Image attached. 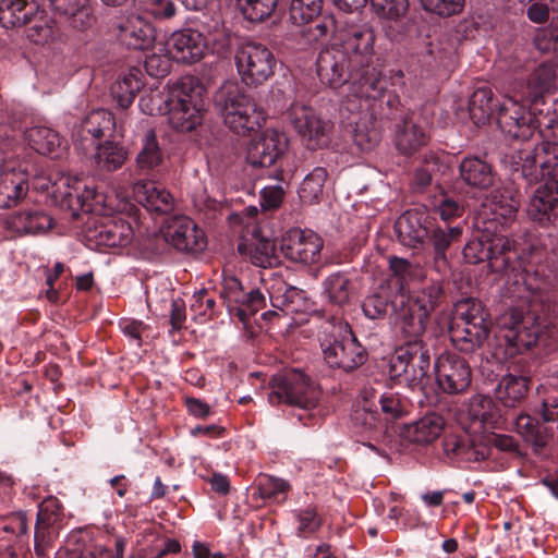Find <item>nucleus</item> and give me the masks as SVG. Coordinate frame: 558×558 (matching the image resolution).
I'll list each match as a JSON object with an SVG mask.
<instances>
[{
	"label": "nucleus",
	"mask_w": 558,
	"mask_h": 558,
	"mask_svg": "<svg viewBox=\"0 0 558 558\" xmlns=\"http://www.w3.org/2000/svg\"><path fill=\"white\" fill-rule=\"evenodd\" d=\"M490 327L489 314L480 300L469 298L454 304L449 337L459 351L472 353L480 349L488 338Z\"/></svg>",
	"instance_id": "obj_1"
},
{
	"label": "nucleus",
	"mask_w": 558,
	"mask_h": 558,
	"mask_svg": "<svg viewBox=\"0 0 558 558\" xmlns=\"http://www.w3.org/2000/svg\"><path fill=\"white\" fill-rule=\"evenodd\" d=\"M442 289L438 283L422 288L414 296L404 293L397 295L399 303L395 313L403 342L425 340L428 316L437 307Z\"/></svg>",
	"instance_id": "obj_2"
},
{
	"label": "nucleus",
	"mask_w": 558,
	"mask_h": 558,
	"mask_svg": "<svg viewBox=\"0 0 558 558\" xmlns=\"http://www.w3.org/2000/svg\"><path fill=\"white\" fill-rule=\"evenodd\" d=\"M215 104L223 123L235 134L247 135L262 126L265 113L234 82H226L216 93Z\"/></svg>",
	"instance_id": "obj_3"
},
{
	"label": "nucleus",
	"mask_w": 558,
	"mask_h": 558,
	"mask_svg": "<svg viewBox=\"0 0 558 558\" xmlns=\"http://www.w3.org/2000/svg\"><path fill=\"white\" fill-rule=\"evenodd\" d=\"M430 361V349L425 340L403 342L395 350L389 373L398 384L423 391L429 380Z\"/></svg>",
	"instance_id": "obj_4"
},
{
	"label": "nucleus",
	"mask_w": 558,
	"mask_h": 558,
	"mask_svg": "<svg viewBox=\"0 0 558 558\" xmlns=\"http://www.w3.org/2000/svg\"><path fill=\"white\" fill-rule=\"evenodd\" d=\"M205 88L194 78H185L163 101L169 124L179 132H191L203 121Z\"/></svg>",
	"instance_id": "obj_5"
},
{
	"label": "nucleus",
	"mask_w": 558,
	"mask_h": 558,
	"mask_svg": "<svg viewBox=\"0 0 558 558\" xmlns=\"http://www.w3.org/2000/svg\"><path fill=\"white\" fill-rule=\"evenodd\" d=\"M514 172H520L529 183L558 175V143L544 140L535 145H525L506 156Z\"/></svg>",
	"instance_id": "obj_6"
},
{
	"label": "nucleus",
	"mask_w": 558,
	"mask_h": 558,
	"mask_svg": "<svg viewBox=\"0 0 558 558\" xmlns=\"http://www.w3.org/2000/svg\"><path fill=\"white\" fill-rule=\"evenodd\" d=\"M268 401L272 405L286 403L303 409L317 405L320 392L317 386L299 369H286L272 376Z\"/></svg>",
	"instance_id": "obj_7"
},
{
	"label": "nucleus",
	"mask_w": 558,
	"mask_h": 558,
	"mask_svg": "<svg viewBox=\"0 0 558 558\" xmlns=\"http://www.w3.org/2000/svg\"><path fill=\"white\" fill-rule=\"evenodd\" d=\"M324 360L330 367L350 372L366 361V351L351 330L332 328L320 341Z\"/></svg>",
	"instance_id": "obj_8"
},
{
	"label": "nucleus",
	"mask_w": 558,
	"mask_h": 558,
	"mask_svg": "<svg viewBox=\"0 0 558 558\" xmlns=\"http://www.w3.org/2000/svg\"><path fill=\"white\" fill-rule=\"evenodd\" d=\"M235 64L245 85L258 86L274 75L277 59L266 46L246 43L236 51Z\"/></svg>",
	"instance_id": "obj_9"
},
{
	"label": "nucleus",
	"mask_w": 558,
	"mask_h": 558,
	"mask_svg": "<svg viewBox=\"0 0 558 558\" xmlns=\"http://www.w3.org/2000/svg\"><path fill=\"white\" fill-rule=\"evenodd\" d=\"M290 123L308 149L328 145L332 124L323 120L308 107L293 105L289 110Z\"/></svg>",
	"instance_id": "obj_10"
},
{
	"label": "nucleus",
	"mask_w": 558,
	"mask_h": 558,
	"mask_svg": "<svg viewBox=\"0 0 558 558\" xmlns=\"http://www.w3.org/2000/svg\"><path fill=\"white\" fill-rule=\"evenodd\" d=\"M360 71L361 69L353 64L350 56L336 45L323 49L316 60L319 81L331 88L341 87L353 80L354 74Z\"/></svg>",
	"instance_id": "obj_11"
},
{
	"label": "nucleus",
	"mask_w": 558,
	"mask_h": 558,
	"mask_svg": "<svg viewBox=\"0 0 558 558\" xmlns=\"http://www.w3.org/2000/svg\"><path fill=\"white\" fill-rule=\"evenodd\" d=\"M497 121L505 134L523 141L532 138L539 126L535 116L512 98L500 105Z\"/></svg>",
	"instance_id": "obj_12"
},
{
	"label": "nucleus",
	"mask_w": 558,
	"mask_h": 558,
	"mask_svg": "<svg viewBox=\"0 0 558 558\" xmlns=\"http://www.w3.org/2000/svg\"><path fill=\"white\" fill-rule=\"evenodd\" d=\"M436 380L439 388L450 395L461 393L471 384V367L466 360L454 353H442L435 362Z\"/></svg>",
	"instance_id": "obj_13"
},
{
	"label": "nucleus",
	"mask_w": 558,
	"mask_h": 558,
	"mask_svg": "<svg viewBox=\"0 0 558 558\" xmlns=\"http://www.w3.org/2000/svg\"><path fill=\"white\" fill-rule=\"evenodd\" d=\"M323 246V239L314 231L294 228L282 236L280 248L288 259L311 265L320 259Z\"/></svg>",
	"instance_id": "obj_14"
},
{
	"label": "nucleus",
	"mask_w": 558,
	"mask_h": 558,
	"mask_svg": "<svg viewBox=\"0 0 558 558\" xmlns=\"http://www.w3.org/2000/svg\"><path fill=\"white\" fill-rule=\"evenodd\" d=\"M288 138L276 130L267 129L246 147V161L253 168H268L286 153Z\"/></svg>",
	"instance_id": "obj_15"
},
{
	"label": "nucleus",
	"mask_w": 558,
	"mask_h": 558,
	"mask_svg": "<svg viewBox=\"0 0 558 558\" xmlns=\"http://www.w3.org/2000/svg\"><path fill=\"white\" fill-rule=\"evenodd\" d=\"M432 222L433 220L425 207L405 210L395 223L399 242L411 248L423 245L428 238Z\"/></svg>",
	"instance_id": "obj_16"
},
{
	"label": "nucleus",
	"mask_w": 558,
	"mask_h": 558,
	"mask_svg": "<svg viewBox=\"0 0 558 558\" xmlns=\"http://www.w3.org/2000/svg\"><path fill=\"white\" fill-rule=\"evenodd\" d=\"M375 35L367 24L352 25L343 32L340 50L350 56L353 64L363 70L371 63L374 54Z\"/></svg>",
	"instance_id": "obj_17"
},
{
	"label": "nucleus",
	"mask_w": 558,
	"mask_h": 558,
	"mask_svg": "<svg viewBox=\"0 0 558 558\" xmlns=\"http://www.w3.org/2000/svg\"><path fill=\"white\" fill-rule=\"evenodd\" d=\"M527 216L541 226L558 223V175L546 180L534 191Z\"/></svg>",
	"instance_id": "obj_18"
},
{
	"label": "nucleus",
	"mask_w": 558,
	"mask_h": 558,
	"mask_svg": "<svg viewBox=\"0 0 558 558\" xmlns=\"http://www.w3.org/2000/svg\"><path fill=\"white\" fill-rule=\"evenodd\" d=\"M114 125V117L110 111L93 110L73 126L72 138L82 149H87L96 141L111 133Z\"/></svg>",
	"instance_id": "obj_19"
},
{
	"label": "nucleus",
	"mask_w": 558,
	"mask_h": 558,
	"mask_svg": "<svg viewBox=\"0 0 558 558\" xmlns=\"http://www.w3.org/2000/svg\"><path fill=\"white\" fill-rule=\"evenodd\" d=\"M429 133L413 114L396 124L393 144L399 154L412 156L429 142Z\"/></svg>",
	"instance_id": "obj_20"
},
{
	"label": "nucleus",
	"mask_w": 558,
	"mask_h": 558,
	"mask_svg": "<svg viewBox=\"0 0 558 558\" xmlns=\"http://www.w3.org/2000/svg\"><path fill=\"white\" fill-rule=\"evenodd\" d=\"M168 51L178 62L194 63L199 61L207 48L205 37L194 29L174 32L168 43Z\"/></svg>",
	"instance_id": "obj_21"
},
{
	"label": "nucleus",
	"mask_w": 558,
	"mask_h": 558,
	"mask_svg": "<svg viewBox=\"0 0 558 558\" xmlns=\"http://www.w3.org/2000/svg\"><path fill=\"white\" fill-rule=\"evenodd\" d=\"M168 239L178 251L186 253L201 252L207 244L204 231L189 217L174 218Z\"/></svg>",
	"instance_id": "obj_22"
},
{
	"label": "nucleus",
	"mask_w": 558,
	"mask_h": 558,
	"mask_svg": "<svg viewBox=\"0 0 558 558\" xmlns=\"http://www.w3.org/2000/svg\"><path fill=\"white\" fill-rule=\"evenodd\" d=\"M118 38L130 49L147 50L156 38L155 28L140 14H130L118 26Z\"/></svg>",
	"instance_id": "obj_23"
},
{
	"label": "nucleus",
	"mask_w": 558,
	"mask_h": 558,
	"mask_svg": "<svg viewBox=\"0 0 558 558\" xmlns=\"http://www.w3.org/2000/svg\"><path fill=\"white\" fill-rule=\"evenodd\" d=\"M40 14L38 0H0V25L4 28L28 25Z\"/></svg>",
	"instance_id": "obj_24"
},
{
	"label": "nucleus",
	"mask_w": 558,
	"mask_h": 558,
	"mask_svg": "<svg viewBox=\"0 0 558 558\" xmlns=\"http://www.w3.org/2000/svg\"><path fill=\"white\" fill-rule=\"evenodd\" d=\"M165 154L154 130H147L142 140L141 148L135 158L134 173L137 177L153 178L162 166Z\"/></svg>",
	"instance_id": "obj_25"
},
{
	"label": "nucleus",
	"mask_w": 558,
	"mask_h": 558,
	"mask_svg": "<svg viewBox=\"0 0 558 558\" xmlns=\"http://www.w3.org/2000/svg\"><path fill=\"white\" fill-rule=\"evenodd\" d=\"M519 202L513 197L511 191L505 187L495 189L484 201L483 210L490 222L500 226L514 219Z\"/></svg>",
	"instance_id": "obj_26"
},
{
	"label": "nucleus",
	"mask_w": 558,
	"mask_h": 558,
	"mask_svg": "<svg viewBox=\"0 0 558 558\" xmlns=\"http://www.w3.org/2000/svg\"><path fill=\"white\" fill-rule=\"evenodd\" d=\"M445 420L437 413H428L423 417L404 425L401 436L403 439L416 444L428 445L435 441L442 433Z\"/></svg>",
	"instance_id": "obj_27"
},
{
	"label": "nucleus",
	"mask_w": 558,
	"mask_h": 558,
	"mask_svg": "<svg viewBox=\"0 0 558 558\" xmlns=\"http://www.w3.org/2000/svg\"><path fill=\"white\" fill-rule=\"evenodd\" d=\"M459 173L461 180L473 189L487 190L495 181L493 166L476 156L463 158L459 166Z\"/></svg>",
	"instance_id": "obj_28"
},
{
	"label": "nucleus",
	"mask_w": 558,
	"mask_h": 558,
	"mask_svg": "<svg viewBox=\"0 0 558 558\" xmlns=\"http://www.w3.org/2000/svg\"><path fill=\"white\" fill-rule=\"evenodd\" d=\"M542 325L543 317H527L518 330L504 333V339L514 352L527 350L538 342L548 339V333Z\"/></svg>",
	"instance_id": "obj_29"
},
{
	"label": "nucleus",
	"mask_w": 558,
	"mask_h": 558,
	"mask_svg": "<svg viewBox=\"0 0 558 558\" xmlns=\"http://www.w3.org/2000/svg\"><path fill=\"white\" fill-rule=\"evenodd\" d=\"M25 138L35 151L51 158H59L66 147L57 131L44 125L27 129Z\"/></svg>",
	"instance_id": "obj_30"
},
{
	"label": "nucleus",
	"mask_w": 558,
	"mask_h": 558,
	"mask_svg": "<svg viewBox=\"0 0 558 558\" xmlns=\"http://www.w3.org/2000/svg\"><path fill=\"white\" fill-rule=\"evenodd\" d=\"M353 85L357 97L377 100L385 96L388 80L381 70L368 63L363 70L354 74Z\"/></svg>",
	"instance_id": "obj_31"
},
{
	"label": "nucleus",
	"mask_w": 558,
	"mask_h": 558,
	"mask_svg": "<svg viewBox=\"0 0 558 558\" xmlns=\"http://www.w3.org/2000/svg\"><path fill=\"white\" fill-rule=\"evenodd\" d=\"M238 251L240 254L248 256L253 265L262 268L272 267L278 262L275 242L262 236L257 231H254L248 243H239Z\"/></svg>",
	"instance_id": "obj_32"
},
{
	"label": "nucleus",
	"mask_w": 558,
	"mask_h": 558,
	"mask_svg": "<svg viewBox=\"0 0 558 558\" xmlns=\"http://www.w3.org/2000/svg\"><path fill=\"white\" fill-rule=\"evenodd\" d=\"M488 266L493 272L508 270L518 257L514 241L499 233L489 234Z\"/></svg>",
	"instance_id": "obj_33"
},
{
	"label": "nucleus",
	"mask_w": 558,
	"mask_h": 558,
	"mask_svg": "<svg viewBox=\"0 0 558 558\" xmlns=\"http://www.w3.org/2000/svg\"><path fill=\"white\" fill-rule=\"evenodd\" d=\"M27 190L25 173L10 168L0 177V208L16 206L26 196Z\"/></svg>",
	"instance_id": "obj_34"
},
{
	"label": "nucleus",
	"mask_w": 558,
	"mask_h": 558,
	"mask_svg": "<svg viewBox=\"0 0 558 558\" xmlns=\"http://www.w3.org/2000/svg\"><path fill=\"white\" fill-rule=\"evenodd\" d=\"M398 294L399 293L393 292L389 286H385L384 283L379 284L362 303L365 316L371 319H381L389 311L395 314L399 305V303H397Z\"/></svg>",
	"instance_id": "obj_35"
},
{
	"label": "nucleus",
	"mask_w": 558,
	"mask_h": 558,
	"mask_svg": "<svg viewBox=\"0 0 558 558\" xmlns=\"http://www.w3.org/2000/svg\"><path fill=\"white\" fill-rule=\"evenodd\" d=\"M132 235L130 223L122 219L108 220L94 231L97 244L107 247L124 246L131 242Z\"/></svg>",
	"instance_id": "obj_36"
},
{
	"label": "nucleus",
	"mask_w": 558,
	"mask_h": 558,
	"mask_svg": "<svg viewBox=\"0 0 558 558\" xmlns=\"http://www.w3.org/2000/svg\"><path fill=\"white\" fill-rule=\"evenodd\" d=\"M135 195L148 210L160 214H167L173 208V197L163 187L156 186L154 183H137L135 185Z\"/></svg>",
	"instance_id": "obj_37"
},
{
	"label": "nucleus",
	"mask_w": 558,
	"mask_h": 558,
	"mask_svg": "<svg viewBox=\"0 0 558 558\" xmlns=\"http://www.w3.org/2000/svg\"><path fill=\"white\" fill-rule=\"evenodd\" d=\"M143 85L142 71L137 68H132L112 84L110 90L118 105L125 109L134 101L136 94Z\"/></svg>",
	"instance_id": "obj_38"
},
{
	"label": "nucleus",
	"mask_w": 558,
	"mask_h": 558,
	"mask_svg": "<svg viewBox=\"0 0 558 558\" xmlns=\"http://www.w3.org/2000/svg\"><path fill=\"white\" fill-rule=\"evenodd\" d=\"M10 226L20 233L39 234L51 229L52 218L43 210L27 209L14 214Z\"/></svg>",
	"instance_id": "obj_39"
},
{
	"label": "nucleus",
	"mask_w": 558,
	"mask_h": 558,
	"mask_svg": "<svg viewBox=\"0 0 558 558\" xmlns=\"http://www.w3.org/2000/svg\"><path fill=\"white\" fill-rule=\"evenodd\" d=\"M468 417L477 429L493 428L498 420L495 402L486 396H474L471 398L468 408Z\"/></svg>",
	"instance_id": "obj_40"
},
{
	"label": "nucleus",
	"mask_w": 558,
	"mask_h": 558,
	"mask_svg": "<svg viewBox=\"0 0 558 558\" xmlns=\"http://www.w3.org/2000/svg\"><path fill=\"white\" fill-rule=\"evenodd\" d=\"M498 108L490 87H478L473 92L469 101V112L476 125L485 124Z\"/></svg>",
	"instance_id": "obj_41"
},
{
	"label": "nucleus",
	"mask_w": 558,
	"mask_h": 558,
	"mask_svg": "<svg viewBox=\"0 0 558 558\" xmlns=\"http://www.w3.org/2000/svg\"><path fill=\"white\" fill-rule=\"evenodd\" d=\"M556 72L553 65L543 63L538 65L530 75L526 83V90L523 97L535 102L544 94L549 93L554 87Z\"/></svg>",
	"instance_id": "obj_42"
},
{
	"label": "nucleus",
	"mask_w": 558,
	"mask_h": 558,
	"mask_svg": "<svg viewBox=\"0 0 558 558\" xmlns=\"http://www.w3.org/2000/svg\"><path fill=\"white\" fill-rule=\"evenodd\" d=\"M462 231V228L459 226L451 227L447 223L445 226H434L432 222L427 239H429L433 245L434 258L436 260H446L448 248L451 244L460 241Z\"/></svg>",
	"instance_id": "obj_43"
},
{
	"label": "nucleus",
	"mask_w": 558,
	"mask_h": 558,
	"mask_svg": "<svg viewBox=\"0 0 558 558\" xmlns=\"http://www.w3.org/2000/svg\"><path fill=\"white\" fill-rule=\"evenodd\" d=\"M529 378L508 374L500 380L496 395L506 407H514L527 393Z\"/></svg>",
	"instance_id": "obj_44"
},
{
	"label": "nucleus",
	"mask_w": 558,
	"mask_h": 558,
	"mask_svg": "<svg viewBox=\"0 0 558 558\" xmlns=\"http://www.w3.org/2000/svg\"><path fill=\"white\" fill-rule=\"evenodd\" d=\"M128 159V150L119 143L107 141L97 146L95 162L101 170L111 172L120 169Z\"/></svg>",
	"instance_id": "obj_45"
},
{
	"label": "nucleus",
	"mask_w": 558,
	"mask_h": 558,
	"mask_svg": "<svg viewBox=\"0 0 558 558\" xmlns=\"http://www.w3.org/2000/svg\"><path fill=\"white\" fill-rule=\"evenodd\" d=\"M327 178L328 172L325 168H314L301 183L299 195L302 202L305 204H313L318 202L323 195Z\"/></svg>",
	"instance_id": "obj_46"
},
{
	"label": "nucleus",
	"mask_w": 558,
	"mask_h": 558,
	"mask_svg": "<svg viewBox=\"0 0 558 558\" xmlns=\"http://www.w3.org/2000/svg\"><path fill=\"white\" fill-rule=\"evenodd\" d=\"M324 292L331 303L343 305L350 300V279L343 272H333L325 279Z\"/></svg>",
	"instance_id": "obj_47"
},
{
	"label": "nucleus",
	"mask_w": 558,
	"mask_h": 558,
	"mask_svg": "<svg viewBox=\"0 0 558 558\" xmlns=\"http://www.w3.org/2000/svg\"><path fill=\"white\" fill-rule=\"evenodd\" d=\"M267 291L271 306L281 311L288 310L290 304L301 295V291L299 289L289 286L281 278L271 279V283Z\"/></svg>",
	"instance_id": "obj_48"
},
{
	"label": "nucleus",
	"mask_w": 558,
	"mask_h": 558,
	"mask_svg": "<svg viewBox=\"0 0 558 558\" xmlns=\"http://www.w3.org/2000/svg\"><path fill=\"white\" fill-rule=\"evenodd\" d=\"M380 131L372 118H361L355 122L353 141L361 150H371L380 141Z\"/></svg>",
	"instance_id": "obj_49"
},
{
	"label": "nucleus",
	"mask_w": 558,
	"mask_h": 558,
	"mask_svg": "<svg viewBox=\"0 0 558 558\" xmlns=\"http://www.w3.org/2000/svg\"><path fill=\"white\" fill-rule=\"evenodd\" d=\"M323 0H292L290 4V19L293 24L311 23L322 13Z\"/></svg>",
	"instance_id": "obj_50"
},
{
	"label": "nucleus",
	"mask_w": 558,
	"mask_h": 558,
	"mask_svg": "<svg viewBox=\"0 0 558 558\" xmlns=\"http://www.w3.org/2000/svg\"><path fill=\"white\" fill-rule=\"evenodd\" d=\"M278 0H238V5L245 19L263 22L275 11Z\"/></svg>",
	"instance_id": "obj_51"
},
{
	"label": "nucleus",
	"mask_w": 558,
	"mask_h": 558,
	"mask_svg": "<svg viewBox=\"0 0 558 558\" xmlns=\"http://www.w3.org/2000/svg\"><path fill=\"white\" fill-rule=\"evenodd\" d=\"M389 269L391 276L384 284L389 286L390 289L395 287V292L397 293H403L404 282H407L408 278L412 275L411 263L404 258L393 256L389 259Z\"/></svg>",
	"instance_id": "obj_52"
},
{
	"label": "nucleus",
	"mask_w": 558,
	"mask_h": 558,
	"mask_svg": "<svg viewBox=\"0 0 558 558\" xmlns=\"http://www.w3.org/2000/svg\"><path fill=\"white\" fill-rule=\"evenodd\" d=\"M523 281L531 292H543L558 283V277L546 274L543 266L536 269H525Z\"/></svg>",
	"instance_id": "obj_53"
},
{
	"label": "nucleus",
	"mask_w": 558,
	"mask_h": 558,
	"mask_svg": "<svg viewBox=\"0 0 558 558\" xmlns=\"http://www.w3.org/2000/svg\"><path fill=\"white\" fill-rule=\"evenodd\" d=\"M489 234L484 233L480 238L471 240L463 248V256L470 264L488 263L489 257Z\"/></svg>",
	"instance_id": "obj_54"
},
{
	"label": "nucleus",
	"mask_w": 558,
	"mask_h": 558,
	"mask_svg": "<svg viewBox=\"0 0 558 558\" xmlns=\"http://www.w3.org/2000/svg\"><path fill=\"white\" fill-rule=\"evenodd\" d=\"M423 8L441 17H450L460 14L465 0H421Z\"/></svg>",
	"instance_id": "obj_55"
},
{
	"label": "nucleus",
	"mask_w": 558,
	"mask_h": 558,
	"mask_svg": "<svg viewBox=\"0 0 558 558\" xmlns=\"http://www.w3.org/2000/svg\"><path fill=\"white\" fill-rule=\"evenodd\" d=\"M298 525V535L308 537L316 533L323 525V520L313 507H307L295 513Z\"/></svg>",
	"instance_id": "obj_56"
},
{
	"label": "nucleus",
	"mask_w": 558,
	"mask_h": 558,
	"mask_svg": "<svg viewBox=\"0 0 558 558\" xmlns=\"http://www.w3.org/2000/svg\"><path fill=\"white\" fill-rule=\"evenodd\" d=\"M372 8L383 19L397 20L408 11V0H371Z\"/></svg>",
	"instance_id": "obj_57"
},
{
	"label": "nucleus",
	"mask_w": 558,
	"mask_h": 558,
	"mask_svg": "<svg viewBox=\"0 0 558 558\" xmlns=\"http://www.w3.org/2000/svg\"><path fill=\"white\" fill-rule=\"evenodd\" d=\"M143 11L155 20H170L177 14V4L173 0H143Z\"/></svg>",
	"instance_id": "obj_58"
},
{
	"label": "nucleus",
	"mask_w": 558,
	"mask_h": 558,
	"mask_svg": "<svg viewBox=\"0 0 558 558\" xmlns=\"http://www.w3.org/2000/svg\"><path fill=\"white\" fill-rule=\"evenodd\" d=\"M245 291L242 288L240 280L233 276L223 278L222 289L220 296L229 308L239 306L243 303Z\"/></svg>",
	"instance_id": "obj_59"
},
{
	"label": "nucleus",
	"mask_w": 558,
	"mask_h": 558,
	"mask_svg": "<svg viewBox=\"0 0 558 558\" xmlns=\"http://www.w3.org/2000/svg\"><path fill=\"white\" fill-rule=\"evenodd\" d=\"M383 413L391 418H398L405 414L409 409V402L397 392H385L379 399Z\"/></svg>",
	"instance_id": "obj_60"
},
{
	"label": "nucleus",
	"mask_w": 558,
	"mask_h": 558,
	"mask_svg": "<svg viewBox=\"0 0 558 558\" xmlns=\"http://www.w3.org/2000/svg\"><path fill=\"white\" fill-rule=\"evenodd\" d=\"M289 489V484L281 480L272 476H265L260 478L258 484L259 495L266 500H279L284 499V494Z\"/></svg>",
	"instance_id": "obj_61"
},
{
	"label": "nucleus",
	"mask_w": 558,
	"mask_h": 558,
	"mask_svg": "<svg viewBox=\"0 0 558 558\" xmlns=\"http://www.w3.org/2000/svg\"><path fill=\"white\" fill-rule=\"evenodd\" d=\"M216 301L209 291L201 289L192 296L191 311L198 317L211 318L215 314Z\"/></svg>",
	"instance_id": "obj_62"
},
{
	"label": "nucleus",
	"mask_w": 558,
	"mask_h": 558,
	"mask_svg": "<svg viewBox=\"0 0 558 558\" xmlns=\"http://www.w3.org/2000/svg\"><path fill=\"white\" fill-rule=\"evenodd\" d=\"M50 23L51 20L49 19L46 10L43 9V14L34 19L31 23L32 26L27 31L28 39L35 44L46 43L52 35Z\"/></svg>",
	"instance_id": "obj_63"
},
{
	"label": "nucleus",
	"mask_w": 558,
	"mask_h": 558,
	"mask_svg": "<svg viewBox=\"0 0 558 558\" xmlns=\"http://www.w3.org/2000/svg\"><path fill=\"white\" fill-rule=\"evenodd\" d=\"M354 424L366 433H374L381 429L383 424L377 411L365 407L357 408L352 416Z\"/></svg>",
	"instance_id": "obj_64"
}]
</instances>
